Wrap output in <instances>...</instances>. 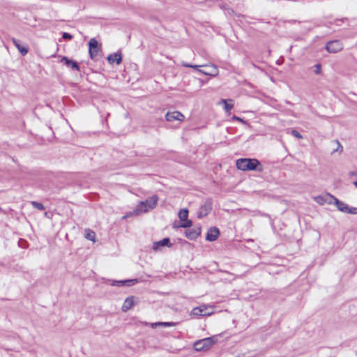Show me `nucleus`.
<instances>
[{"label": "nucleus", "instance_id": "obj_1", "mask_svg": "<svg viewBox=\"0 0 357 357\" xmlns=\"http://www.w3.org/2000/svg\"><path fill=\"white\" fill-rule=\"evenodd\" d=\"M237 169L241 171H257L261 172L264 169L261 162L255 158H240L236 160Z\"/></svg>", "mask_w": 357, "mask_h": 357}, {"label": "nucleus", "instance_id": "obj_2", "mask_svg": "<svg viewBox=\"0 0 357 357\" xmlns=\"http://www.w3.org/2000/svg\"><path fill=\"white\" fill-rule=\"evenodd\" d=\"M327 197L330 199V200H327V199L325 201H327L329 204L331 203V200L334 201V204L336 206L337 209L343 213H348V214H353L356 215L357 214V208L356 207H349L347 204L344 202L339 200L334 196H332L331 195H327Z\"/></svg>", "mask_w": 357, "mask_h": 357}, {"label": "nucleus", "instance_id": "obj_3", "mask_svg": "<svg viewBox=\"0 0 357 357\" xmlns=\"http://www.w3.org/2000/svg\"><path fill=\"white\" fill-rule=\"evenodd\" d=\"M158 197L153 195L144 201H141L137 206L136 211L138 212H147L150 209L154 208L158 203Z\"/></svg>", "mask_w": 357, "mask_h": 357}, {"label": "nucleus", "instance_id": "obj_4", "mask_svg": "<svg viewBox=\"0 0 357 357\" xmlns=\"http://www.w3.org/2000/svg\"><path fill=\"white\" fill-rule=\"evenodd\" d=\"M89 52L90 57L93 61H98L101 58L102 51L98 46V43L96 38H91L89 42Z\"/></svg>", "mask_w": 357, "mask_h": 357}, {"label": "nucleus", "instance_id": "obj_5", "mask_svg": "<svg viewBox=\"0 0 357 357\" xmlns=\"http://www.w3.org/2000/svg\"><path fill=\"white\" fill-rule=\"evenodd\" d=\"M215 342L213 337L204 338L195 342L194 349L197 351L208 350Z\"/></svg>", "mask_w": 357, "mask_h": 357}, {"label": "nucleus", "instance_id": "obj_6", "mask_svg": "<svg viewBox=\"0 0 357 357\" xmlns=\"http://www.w3.org/2000/svg\"><path fill=\"white\" fill-rule=\"evenodd\" d=\"M212 200L207 199L204 201V204L201 205L197 213L198 218H203L208 215L212 210Z\"/></svg>", "mask_w": 357, "mask_h": 357}, {"label": "nucleus", "instance_id": "obj_7", "mask_svg": "<svg viewBox=\"0 0 357 357\" xmlns=\"http://www.w3.org/2000/svg\"><path fill=\"white\" fill-rule=\"evenodd\" d=\"M343 49V44L340 40L329 41L326 44V50L330 53H337Z\"/></svg>", "mask_w": 357, "mask_h": 357}, {"label": "nucleus", "instance_id": "obj_8", "mask_svg": "<svg viewBox=\"0 0 357 357\" xmlns=\"http://www.w3.org/2000/svg\"><path fill=\"white\" fill-rule=\"evenodd\" d=\"M220 235V230L216 227H212L208 229L206 236V240L209 242L215 241Z\"/></svg>", "mask_w": 357, "mask_h": 357}, {"label": "nucleus", "instance_id": "obj_9", "mask_svg": "<svg viewBox=\"0 0 357 357\" xmlns=\"http://www.w3.org/2000/svg\"><path fill=\"white\" fill-rule=\"evenodd\" d=\"M184 115L178 111L167 112L165 115V119L167 121H173L174 120L183 121L184 120Z\"/></svg>", "mask_w": 357, "mask_h": 357}, {"label": "nucleus", "instance_id": "obj_10", "mask_svg": "<svg viewBox=\"0 0 357 357\" xmlns=\"http://www.w3.org/2000/svg\"><path fill=\"white\" fill-rule=\"evenodd\" d=\"M203 67H205L206 70H199V72L204 75L215 76L218 74V70L213 64L204 65Z\"/></svg>", "mask_w": 357, "mask_h": 357}, {"label": "nucleus", "instance_id": "obj_11", "mask_svg": "<svg viewBox=\"0 0 357 357\" xmlns=\"http://www.w3.org/2000/svg\"><path fill=\"white\" fill-rule=\"evenodd\" d=\"M201 227L187 229L185 237L190 240H195L201 234Z\"/></svg>", "mask_w": 357, "mask_h": 357}, {"label": "nucleus", "instance_id": "obj_12", "mask_svg": "<svg viewBox=\"0 0 357 357\" xmlns=\"http://www.w3.org/2000/svg\"><path fill=\"white\" fill-rule=\"evenodd\" d=\"M61 61L67 67L70 68L73 70L79 71V63L73 60L68 59L67 56H63Z\"/></svg>", "mask_w": 357, "mask_h": 357}, {"label": "nucleus", "instance_id": "obj_13", "mask_svg": "<svg viewBox=\"0 0 357 357\" xmlns=\"http://www.w3.org/2000/svg\"><path fill=\"white\" fill-rule=\"evenodd\" d=\"M108 62L110 64L116 63L117 65L120 64L122 61L121 53L118 52L112 54L108 55L107 57Z\"/></svg>", "mask_w": 357, "mask_h": 357}, {"label": "nucleus", "instance_id": "obj_14", "mask_svg": "<svg viewBox=\"0 0 357 357\" xmlns=\"http://www.w3.org/2000/svg\"><path fill=\"white\" fill-rule=\"evenodd\" d=\"M162 246H167L169 248L172 246L169 238H164L159 241L155 242L153 245V249L157 250L160 247Z\"/></svg>", "mask_w": 357, "mask_h": 357}, {"label": "nucleus", "instance_id": "obj_15", "mask_svg": "<svg viewBox=\"0 0 357 357\" xmlns=\"http://www.w3.org/2000/svg\"><path fill=\"white\" fill-rule=\"evenodd\" d=\"M12 41L13 43V44L15 45V46L17 47V49L18 50V51L22 54V55H25L28 53V51H29V48L27 47H25V46H22L21 44H20V41L19 40H17L15 39V38H12Z\"/></svg>", "mask_w": 357, "mask_h": 357}, {"label": "nucleus", "instance_id": "obj_16", "mask_svg": "<svg viewBox=\"0 0 357 357\" xmlns=\"http://www.w3.org/2000/svg\"><path fill=\"white\" fill-rule=\"evenodd\" d=\"M134 297L130 296L128 297L125 301L122 306V310L123 312H126L128 310L131 309L132 307L134 305V301H133Z\"/></svg>", "mask_w": 357, "mask_h": 357}, {"label": "nucleus", "instance_id": "obj_17", "mask_svg": "<svg viewBox=\"0 0 357 357\" xmlns=\"http://www.w3.org/2000/svg\"><path fill=\"white\" fill-rule=\"evenodd\" d=\"M178 217L181 221L185 220L188 219V210L186 208L181 209L178 213Z\"/></svg>", "mask_w": 357, "mask_h": 357}, {"label": "nucleus", "instance_id": "obj_18", "mask_svg": "<svg viewBox=\"0 0 357 357\" xmlns=\"http://www.w3.org/2000/svg\"><path fill=\"white\" fill-rule=\"evenodd\" d=\"M31 204L32 206L39 211H43L45 209V206L43 204L37 202L36 201L31 202Z\"/></svg>", "mask_w": 357, "mask_h": 357}, {"label": "nucleus", "instance_id": "obj_19", "mask_svg": "<svg viewBox=\"0 0 357 357\" xmlns=\"http://www.w3.org/2000/svg\"><path fill=\"white\" fill-rule=\"evenodd\" d=\"M86 235H85V237L86 238H87L88 240H90V241H94V238H95V233L90 230V229H87L86 230Z\"/></svg>", "mask_w": 357, "mask_h": 357}, {"label": "nucleus", "instance_id": "obj_20", "mask_svg": "<svg viewBox=\"0 0 357 357\" xmlns=\"http://www.w3.org/2000/svg\"><path fill=\"white\" fill-rule=\"evenodd\" d=\"M222 102L225 104L224 109L226 112H229L233 107V103H228L227 100H222Z\"/></svg>", "mask_w": 357, "mask_h": 357}, {"label": "nucleus", "instance_id": "obj_21", "mask_svg": "<svg viewBox=\"0 0 357 357\" xmlns=\"http://www.w3.org/2000/svg\"><path fill=\"white\" fill-rule=\"evenodd\" d=\"M199 307H200L201 312L203 314V316L210 315L212 313L208 310V307L206 305H200Z\"/></svg>", "mask_w": 357, "mask_h": 357}, {"label": "nucleus", "instance_id": "obj_22", "mask_svg": "<svg viewBox=\"0 0 357 357\" xmlns=\"http://www.w3.org/2000/svg\"><path fill=\"white\" fill-rule=\"evenodd\" d=\"M138 282L137 279H132V280H123V285L130 287L132 286Z\"/></svg>", "mask_w": 357, "mask_h": 357}, {"label": "nucleus", "instance_id": "obj_23", "mask_svg": "<svg viewBox=\"0 0 357 357\" xmlns=\"http://www.w3.org/2000/svg\"><path fill=\"white\" fill-rule=\"evenodd\" d=\"M191 315L198 317V316H203V314H202V312H201L200 307H196L193 308L192 310L191 311Z\"/></svg>", "mask_w": 357, "mask_h": 357}, {"label": "nucleus", "instance_id": "obj_24", "mask_svg": "<svg viewBox=\"0 0 357 357\" xmlns=\"http://www.w3.org/2000/svg\"><path fill=\"white\" fill-rule=\"evenodd\" d=\"M183 221V222L181 225V227L188 228V227H190L192 225V222L190 220L186 219Z\"/></svg>", "mask_w": 357, "mask_h": 357}, {"label": "nucleus", "instance_id": "obj_25", "mask_svg": "<svg viewBox=\"0 0 357 357\" xmlns=\"http://www.w3.org/2000/svg\"><path fill=\"white\" fill-rule=\"evenodd\" d=\"M175 322H157L155 324V326H176Z\"/></svg>", "mask_w": 357, "mask_h": 357}, {"label": "nucleus", "instance_id": "obj_26", "mask_svg": "<svg viewBox=\"0 0 357 357\" xmlns=\"http://www.w3.org/2000/svg\"><path fill=\"white\" fill-rule=\"evenodd\" d=\"M182 66L188 68H192L199 71V68L203 67L204 66H199V65H192L188 63L183 62Z\"/></svg>", "mask_w": 357, "mask_h": 357}, {"label": "nucleus", "instance_id": "obj_27", "mask_svg": "<svg viewBox=\"0 0 357 357\" xmlns=\"http://www.w3.org/2000/svg\"><path fill=\"white\" fill-rule=\"evenodd\" d=\"M314 73L316 75H320L321 73V65L320 63H317L314 66Z\"/></svg>", "mask_w": 357, "mask_h": 357}, {"label": "nucleus", "instance_id": "obj_28", "mask_svg": "<svg viewBox=\"0 0 357 357\" xmlns=\"http://www.w3.org/2000/svg\"><path fill=\"white\" fill-rule=\"evenodd\" d=\"M291 134L297 139L303 138V136L301 135V134L296 130H294V129L291 130Z\"/></svg>", "mask_w": 357, "mask_h": 357}, {"label": "nucleus", "instance_id": "obj_29", "mask_svg": "<svg viewBox=\"0 0 357 357\" xmlns=\"http://www.w3.org/2000/svg\"><path fill=\"white\" fill-rule=\"evenodd\" d=\"M64 40H70L73 38V36L70 34L69 33L64 32L62 36Z\"/></svg>", "mask_w": 357, "mask_h": 357}, {"label": "nucleus", "instance_id": "obj_30", "mask_svg": "<svg viewBox=\"0 0 357 357\" xmlns=\"http://www.w3.org/2000/svg\"><path fill=\"white\" fill-rule=\"evenodd\" d=\"M336 143L337 144V149H334L333 152H335V151H339L340 153L342 152L343 147L341 145V144L338 141H336Z\"/></svg>", "mask_w": 357, "mask_h": 357}, {"label": "nucleus", "instance_id": "obj_31", "mask_svg": "<svg viewBox=\"0 0 357 357\" xmlns=\"http://www.w3.org/2000/svg\"><path fill=\"white\" fill-rule=\"evenodd\" d=\"M112 286H123V280L114 281L112 283Z\"/></svg>", "mask_w": 357, "mask_h": 357}, {"label": "nucleus", "instance_id": "obj_32", "mask_svg": "<svg viewBox=\"0 0 357 357\" xmlns=\"http://www.w3.org/2000/svg\"><path fill=\"white\" fill-rule=\"evenodd\" d=\"M234 119H236V121H241V122H243V123H245L244 120L242 119L240 117H237V116H234Z\"/></svg>", "mask_w": 357, "mask_h": 357}, {"label": "nucleus", "instance_id": "obj_33", "mask_svg": "<svg viewBox=\"0 0 357 357\" xmlns=\"http://www.w3.org/2000/svg\"><path fill=\"white\" fill-rule=\"evenodd\" d=\"M354 185L357 188V181L354 182Z\"/></svg>", "mask_w": 357, "mask_h": 357}, {"label": "nucleus", "instance_id": "obj_34", "mask_svg": "<svg viewBox=\"0 0 357 357\" xmlns=\"http://www.w3.org/2000/svg\"><path fill=\"white\" fill-rule=\"evenodd\" d=\"M352 175H356V176H357V172H354V173H352Z\"/></svg>", "mask_w": 357, "mask_h": 357}]
</instances>
